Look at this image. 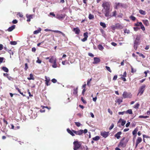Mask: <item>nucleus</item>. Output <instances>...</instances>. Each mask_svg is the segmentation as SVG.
<instances>
[{
	"mask_svg": "<svg viewBox=\"0 0 150 150\" xmlns=\"http://www.w3.org/2000/svg\"><path fill=\"white\" fill-rule=\"evenodd\" d=\"M103 8V11L106 17H111V15L110 14V12L112 11L110 8V2L107 1L103 2L102 5Z\"/></svg>",
	"mask_w": 150,
	"mask_h": 150,
	"instance_id": "1",
	"label": "nucleus"
},
{
	"mask_svg": "<svg viewBox=\"0 0 150 150\" xmlns=\"http://www.w3.org/2000/svg\"><path fill=\"white\" fill-rule=\"evenodd\" d=\"M125 139V138H123L120 141L119 144V145L122 147H124L125 146L126 144L128 141V140L127 139L125 141H124Z\"/></svg>",
	"mask_w": 150,
	"mask_h": 150,
	"instance_id": "2",
	"label": "nucleus"
},
{
	"mask_svg": "<svg viewBox=\"0 0 150 150\" xmlns=\"http://www.w3.org/2000/svg\"><path fill=\"white\" fill-rule=\"evenodd\" d=\"M140 38L138 37H137L134 41V49L136 50L138 46L139 45Z\"/></svg>",
	"mask_w": 150,
	"mask_h": 150,
	"instance_id": "3",
	"label": "nucleus"
},
{
	"mask_svg": "<svg viewBox=\"0 0 150 150\" xmlns=\"http://www.w3.org/2000/svg\"><path fill=\"white\" fill-rule=\"evenodd\" d=\"M123 98H131L132 97V95L130 93L124 91L122 94Z\"/></svg>",
	"mask_w": 150,
	"mask_h": 150,
	"instance_id": "4",
	"label": "nucleus"
},
{
	"mask_svg": "<svg viewBox=\"0 0 150 150\" xmlns=\"http://www.w3.org/2000/svg\"><path fill=\"white\" fill-rule=\"evenodd\" d=\"M73 144L74 146V150H75L79 149V148H80L81 147V144H80V142L78 141H74Z\"/></svg>",
	"mask_w": 150,
	"mask_h": 150,
	"instance_id": "5",
	"label": "nucleus"
},
{
	"mask_svg": "<svg viewBox=\"0 0 150 150\" xmlns=\"http://www.w3.org/2000/svg\"><path fill=\"white\" fill-rule=\"evenodd\" d=\"M124 4L121 3H115V5L114 8L115 9H118L120 7H124Z\"/></svg>",
	"mask_w": 150,
	"mask_h": 150,
	"instance_id": "6",
	"label": "nucleus"
},
{
	"mask_svg": "<svg viewBox=\"0 0 150 150\" xmlns=\"http://www.w3.org/2000/svg\"><path fill=\"white\" fill-rule=\"evenodd\" d=\"M145 87L146 85L144 84L140 87L139 90V93H138V95L139 94H140V95H141L143 93Z\"/></svg>",
	"mask_w": 150,
	"mask_h": 150,
	"instance_id": "7",
	"label": "nucleus"
},
{
	"mask_svg": "<svg viewBox=\"0 0 150 150\" xmlns=\"http://www.w3.org/2000/svg\"><path fill=\"white\" fill-rule=\"evenodd\" d=\"M57 59L54 56H50V58L49 60V62L51 63H53L54 62H56Z\"/></svg>",
	"mask_w": 150,
	"mask_h": 150,
	"instance_id": "8",
	"label": "nucleus"
},
{
	"mask_svg": "<svg viewBox=\"0 0 150 150\" xmlns=\"http://www.w3.org/2000/svg\"><path fill=\"white\" fill-rule=\"evenodd\" d=\"M33 16L34 15L33 14L28 15V14H26V17L27 18V21L28 22H30V19L33 18Z\"/></svg>",
	"mask_w": 150,
	"mask_h": 150,
	"instance_id": "9",
	"label": "nucleus"
},
{
	"mask_svg": "<svg viewBox=\"0 0 150 150\" xmlns=\"http://www.w3.org/2000/svg\"><path fill=\"white\" fill-rule=\"evenodd\" d=\"M74 134L77 135H81L83 134V130L82 129H80L79 130L76 131H73Z\"/></svg>",
	"mask_w": 150,
	"mask_h": 150,
	"instance_id": "10",
	"label": "nucleus"
},
{
	"mask_svg": "<svg viewBox=\"0 0 150 150\" xmlns=\"http://www.w3.org/2000/svg\"><path fill=\"white\" fill-rule=\"evenodd\" d=\"M94 61L93 63V64H97L100 62V59L99 58L95 57L93 58Z\"/></svg>",
	"mask_w": 150,
	"mask_h": 150,
	"instance_id": "11",
	"label": "nucleus"
},
{
	"mask_svg": "<svg viewBox=\"0 0 150 150\" xmlns=\"http://www.w3.org/2000/svg\"><path fill=\"white\" fill-rule=\"evenodd\" d=\"M65 17V16L64 15L60 14V15H57L55 16V17L58 19H64Z\"/></svg>",
	"mask_w": 150,
	"mask_h": 150,
	"instance_id": "12",
	"label": "nucleus"
},
{
	"mask_svg": "<svg viewBox=\"0 0 150 150\" xmlns=\"http://www.w3.org/2000/svg\"><path fill=\"white\" fill-rule=\"evenodd\" d=\"M108 132H104L101 133V136H102L103 137L105 138L108 136Z\"/></svg>",
	"mask_w": 150,
	"mask_h": 150,
	"instance_id": "13",
	"label": "nucleus"
},
{
	"mask_svg": "<svg viewBox=\"0 0 150 150\" xmlns=\"http://www.w3.org/2000/svg\"><path fill=\"white\" fill-rule=\"evenodd\" d=\"M73 31L75 32V33L76 34H79L80 33V30L78 28H74Z\"/></svg>",
	"mask_w": 150,
	"mask_h": 150,
	"instance_id": "14",
	"label": "nucleus"
},
{
	"mask_svg": "<svg viewBox=\"0 0 150 150\" xmlns=\"http://www.w3.org/2000/svg\"><path fill=\"white\" fill-rule=\"evenodd\" d=\"M75 130H71L69 129H67V131L68 132L73 136H75L74 133L73 132Z\"/></svg>",
	"mask_w": 150,
	"mask_h": 150,
	"instance_id": "15",
	"label": "nucleus"
},
{
	"mask_svg": "<svg viewBox=\"0 0 150 150\" xmlns=\"http://www.w3.org/2000/svg\"><path fill=\"white\" fill-rule=\"evenodd\" d=\"M16 25H13L11 27H9L7 30L9 32H11L12 31L13 29L15 28Z\"/></svg>",
	"mask_w": 150,
	"mask_h": 150,
	"instance_id": "16",
	"label": "nucleus"
},
{
	"mask_svg": "<svg viewBox=\"0 0 150 150\" xmlns=\"http://www.w3.org/2000/svg\"><path fill=\"white\" fill-rule=\"evenodd\" d=\"M121 134L122 132H118L115 135V137L117 139H119L120 138V135Z\"/></svg>",
	"mask_w": 150,
	"mask_h": 150,
	"instance_id": "17",
	"label": "nucleus"
},
{
	"mask_svg": "<svg viewBox=\"0 0 150 150\" xmlns=\"http://www.w3.org/2000/svg\"><path fill=\"white\" fill-rule=\"evenodd\" d=\"M52 32H54V33L61 34L63 36H65V35L62 32L60 31H59V30H52Z\"/></svg>",
	"mask_w": 150,
	"mask_h": 150,
	"instance_id": "18",
	"label": "nucleus"
},
{
	"mask_svg": "<svg viewBox=\"0 0 150 150\" xmlns=\"http://www.w3.org/2000/svg\"><path fill=\"white\" fill-rule=\"evenodd\" d=\"M41 30V29L40 28H39L38 30H35L33 32V34H37L40 32Z\"/></svg>",
	"mask_w": 150,
	"mask_h": 150,
	"instance_id": "19",
	"label": "nucleus"
},
{
	"mask_svg": "<svg viewBox=\"0 0 150 150\" xmlns=\"http://www.w3.org/2000/svg\"><path fill=\"white\" fill-rule=\"evenodd\" d=\"M122 102V98H119L117 100L116 102L118 103L119 104H120Z\"/></svg>",
	"mask_w": 150,
	"mask_h": 150,
	"instance_id": "20",
	"label": "nucleus"
},
{
	"mask_svg": "<svg viewBox=\"0 0 150 150\" xmlns=\"http://www.w3.org/2000/svg\"><path fill=\"white\" fill-rule=\"evenodd\" d=\"M138 131V129L137 128H135L134 130H133L132 132V134L134 136H136V134L137 133V132Z\"/></svg>",
	"mask_w": 150,
	"mask_h": 150,
	"instance_id": "21",
	"label": "nucleus"
},
{
	"mask_svg": "<svg viewBox=\"0 0 150 150\" xmlns=\"http://www.w3.org/2000/svg\"><path fill=\"white\" fill-rule=\"evenodd\" d=\"M100 25L102 26L103 28H105L106 27V24L103 22H100Z\"/></svg>",
	"mask_w": 150,
	"mask_h": 150,
	"instance_id": "22",
	"label": "nucleus"
},
{
	"mask_svg": "<svg viewBox=\"0 0 150 150\" xmlns=\"http://www.w3.org/2000/svg\"><path fill=\"white\" fill-rule=\"evenodd\" d=\"M2 69L5 72H8V69L6 67H2Z\"/></svg>",
	"mask_w": 150,
	"mask_h": 150,
	"instance_id": "23",
	"label": "nucleus"
},
{
	"mask_svg": "<svg viewBox=\"0 0 150 150\" xmlns=\"http://www.w3.org/2000/svg\"><path fill=\"white\" fill-rule=\"evenodd\" d=\"M27 79L29 80H34V78L33 77V75L32 74H30V77H28Z\"/></svg>",
	"mask_w": 150,
	"mask_h": 150,
	"instance_id": "24",
	"label": "nucleus"
},
{
	"mask_svg": "<svg viewBox=\"0 0 150 150\" xmlns=\"http://www.w3.org/2000/svg\"><path fill=\"white\" fill-rule=\"evenodd\" d=\"M143 23L146 25H149L148 21L147 20H145L143 21Z\"/></svg>",
	"mask_w": 150,
	"mask_h": 150,
	"instance_id": "25",
	"label": "nucleus"
},
{
	"mask_svg": "<svg viewBox=\"0 0 150 150\" xmlns=\"http://www.w3.org/2000/svg\"><path fill=\"white\" fill-rule=\"evenodd\" d=\"M98 49L100 50H102L104 49L103 47L102 46V45H101L99 44L98 45Z\"/></svg>",
	"mask_w": 150,
	"mask_h": 150,
	"instance_id": "26",
	"label": "nucleus"
},
{
	"mask_svg": "<svg viewBox=\"0 0 150 150\" xmlns=\"http://www.w3.org/2000/svg\"><path fill=\"white\" fill-rule=\"evenodd\" d=\"M126 113H129L130 114H132V112L131 109L128 110L126 111H125Z\"/></svg>",
	"mask_w": 150,
	"mask_h": 150,
	"instance_id": "27",
	"label": "nucleus"
},
{
	"mask_svg": "<svg viewBox=\"0 0 150 150\" xmlns=\"http://www.w3.org/2000/svg\"><path fill=\"white\" fill-rule=\"evenodd\" d=\"M92 139L94 141H97L100 139V137L98 136H96L94 137H93Z\"/></svg>",
	"mask_w": 150,
	"mask_h": 150,
	"instance_id": "28",
	"label": "nucleus"
},
{
	"mask_svg": "<svg viewBox=\"0 0 150 150\" xmlns=\"http://www.w3.org/2000/svg\"><path fill=\"white\" fill-rule=\"evenodd\" d=\"M139 13L141 14L145 15L146 14L145 11L142 10H139Z\"/></svg>",
	"mask_w": 150,
	"mask_h": 150,
	"instance_id": "29",
	"label": "nucleus"
},
{
	"mask_svg": "<svg viewBox=\"0 0 150 150\" xmlns=\"http://www.w3.org/2000/svg\"><path fill=\"white\" fill-rule=\"evenodd\" d=\"M142 141V139L140 137H138L136 140L137 142L139 143L141 142Z\"/></svg>",
	"mask_w": 150,
	"mask_h": 150,
	"instance_id": "30",
	"label": "nucleus"
},
{
	"mask_svg": "<svg viewBox=\"0 0 150 150\" xmlns=\"http://www.w3.org/2000/svg\"><path fill=\"white\" fill-rule=\"evenodd\" d=\"M92 80V79L91 78L90 79H88L87 80V85L88 86H90L91 85L90 84V82Z\"/></svg>",
	"mask_w": 150,
	"mask_h": 150,
	"instance_id": "31",
	"label": "nucleus"
},
{
	"mask_svg": "<svg viewBox=\"0 0 150 150\" xmlns=\"http://www.w3.org/2000/svg\"><path fill=\"white\" fill-rule=\"evenodd\" d=\"M94 18V16L91 14H90L88 16V18L90 20H91Z\"/></svg>",
	"mask_w": 150,
	"mask_h": 150,
	"instance_id": "32",
	"label": "nucleus"
},
{
	"mask_svg": "<svg viewBox=\"0 0 150 150\" xmlns=\"http://www.w3.org/2000/svg\"><path fill=\"white\" fill-rule=\"evenodd\" d=\"M77 89H78V88H74V92H73L74 94L75 95H76L77 94V92H78L77 91H78Z\"/></svg>",
	"mask_w": 150,
	"mask_h": 150,
	"instance_id": "33",
	"label": "nucleus"
},
{
	"mask_svg": "<svg viewBox=\"0 0 150 150\" xmlns=\"http://www.w3.org/2000/svg\"><path fill=\"white\" fill-rule=\"evenodd\" d=\"M139 103H137L135 104V105L134 106V108L135 109H138L139 108Z\"/></svg>",
	"mask_w": 150,
	"mask_h": 150,
	"instance_id": "34",
	"label": "nucleus"
},
{
	"mask_svg": "<svg viewBox=\"0 0 150 150\" xmlns=\"http://www.w3.org/2000/svg\"><path fill=\"white\" fill-rule=\"evenodd\" d=\"M75 125L78 127H79L82 125L80 123L78 122H75Z\"/></svg>",
	"mask_w": 150,
	"mask_h": 150,
	"instance_id": "35",
	"label": "nucleus"
},
{
	"mask_svg": "<svg viewBox=\"0 0 150 150\" xmlns=\"http://www.w3.org/2000/svg\"><path fill=\"white\" fill-rule=\"evenodd\" d=\"M116 13H117V12H116V11H113L112 12V16L111 15V16L110 17H111L112 16L116 17Z\"/></svg>",
	"mask_w": 150,
	"mask_h": 150,
	"instance_id": "36",
	"label": "nucleus"
},
{
	"mask_svg": "<svg viewBox=\"0 0 150 150\" xmlns=\"http://www.w3.org/2000/svg\"><path fill=\"white\" fill-rule=\"evenodd\" d=\"M53 64L52 65V67L54 68H56L57 67V65L56 64V62H54L53 63Z\"/></svg>",
	"mask_w": 150,
	"mask_h": 150,
	"instance_id": "37",
	"label": "nucleus"
},
{
	"mask_svg": "<svg viewBox=\"0 0 150 150\" xmlns=\"http://www.w3.org/2000/svg\"><path fill=\"white\" fill-rule=\"evenodd\" d=\"M83 36L84 38H86L87 39L88 37V33L87 32H86L83 34Z\"/></svg>",
	"mask_w": 150,
	"mask_h": 150,
	"instance_id": "38",
	"label": "nucleus"
},
{
	"mask_svg": "<svg viewBox=\"0 0 150 150\" xmlns=\"http://www.w3.org/2000/svg\"><path fill=\"white\" fill-rule=\"evenodd\" d=\"M140 24H141L140 26L141 27V29L143 31L144 30H145V28L144 25H143L142 24V23H140Z\"/></svg>",
	"mask_w": 150,
	"mask_h": 150,
	"instance_id": "39",
	"label": "nucleus"
},
{
	"mask_svg": "<svg viewBox=\"0 0 150 150\" xmlns=\"http://www.w3.org/2000/svg\"><path fill=\"white\" fill-rule=\"evenodd\" d=\"M105 68L108 71L110 72H111L112 71L110 69V68L109 67L106 66Z\"/></svg>",
	"mask_w": 150,
	"mask_h": 150,
	"instance_id": "40",
	"label": "nucleus"
},
{
	"mask_svg": "<svg viewBox=\"0 0 150 150\" xmlns=\"http://www.w3.org/2000/svg\"><path fill=\"white\" fill-rule=\"evenodd\" d=\"M10 44L11 45H15L17 44V42L16 41H11L10 42Z\"/></svg>",
	"mask_w": 150,
	"mask_h": 150,
	"instance_id": "41",
	"label": "nucleus"
},
{
	"mask_svg": "<svg viewBox=\"0 0 150 150\" xmlns=\"http://www.w3.org/2000/svg\"><path fill=\"white\" fill-rule=\"evenodd\" d=\"M149 116H143L142 115H140L139 116V118H146L148 117Z\"/></svg>",
	"mask_w": 150,
	"mask_h": 150,
	"instance_id": "42",
	"label": "nucleus"
},
{
	"mask_svg": "<svg viewBox=\"0 0 150 150\" xmlns=\"http://www.w3.org/2000/svg\"><path fill=\"white\" fill-rule=\"evenodd\" d=\"M45 81H50V79L49 77H47V76H45Z\"/></svg>",
	"mask_w": 150,
	"mask_h": 150,
	"instance_id": "43",
	"label": "nucleus"
},
{
	"mask_svg": "<svg viewBox=\"0 0 150 150\" xmlns=\"http://www.w3.org/2000/svg\"><path fill=\"white\" fill-rule=\"evenodd\" d=\"M126 121L125 120H124L122 119V121L121 124V125L122 126H123L126 123Z\"/></svg>",
	"mask_w": 150,
	"mask_h": 150,
	"instance_id": "44",
	"label": "nucleus"
},
{
	"mask_svg": "<svg viewBox=\"0 0 150 150\" xmlns=\"http://www.w3.org/2000/svg\"><path fill=\"white\" fill-rule=\"evenodd\" d=\"M130 18L133 21H135L136 19L135 17L132 16H131L130 17Z\"/></svg>",
	"mask_w": 150,
	"mask_h": 150,
	"instance_id": "45",
	"label": "nucleus"
},
{
	"mask_svg": "<svg viewBox=\"0 0 150 150\" xmlns=\"http://www.w3.org/2000/svg\"><path fill=\"white\" fill-rule=\"evenodd\" d=\"M17 15L18 16L22 18L23 17V15L22 14V13H20V12H18L17 13Z\"/></svg>",
	"mask_w": 150,
	"mask_h": 150,
	"instance_id": "46",
	"label": "nucleus"
},
{
	"mask_svg": "<svg viewBox=\"0 0 150 150\" xmlns=\"http://www.w3.org/2000/svg\"><path fill=\"white\" fill-rule=\"evenodd\" d=\"M131 72L132 73L135 72L136 71V69H134L132 66H131Z\"/></svg>",
	"mask_w": 150,
	"mask_h": 150,
	"instance_id": "47",
	"label": "nucleus"
},
{
	"mask_svg": "<svg viewBox=\"0 0 150 150\" xmlns=\"http://www.w3.org/2000/svg\"><path fill=\"white\" fill-rule=\"evenodd\" d=\"M36 62L39 64L41 63L42 62V61L41 60L39 59V58L38 57L37 58V60L36 61Z\"/></svg>",
	"mask_w": 150,
	"mask_h": 150,
	"instance_id": "48",
	"label": "nucleus"
},
{
	"mask_svg": "<svg viewBox=\"0 0 150 150\" xmlns=\"http://www.w3.org/2000/svg\"><path fill=\"white\" fill-rule=\"evenodd\" d=\"M118 113L119 115H123L124 114L126 113L125 111H124L122 112H119Z\"/></svg>",
	"mask_w": 150,
	"mask_h": 150,
	"instance_id": "49",
	"label": "nucleus"
},
{
	"mask_svg": "<svg viewBox=\"0 0 150 150\" xmlns=\"http://www.w3.org/2000/svg\"><path fill=\"white\" fill-rule=\"evenodd\" d=\"M25 67L24 68V69L26 71L27 70V69L28 68V64L27 63H26L25 64Z\"/></svg>",
	"mask_w": 150,
	"mask_h": 150,
	"instance_id": "50",
	"label": "nucleus"
},
{
	"mask_svg": "<svg viewBox=\"0 0 150 150\" xmlns=\"http://www.w3.org/2000/svg\"><path fill=\"white\" fill-rule=\"evenodd\" d=\"M124 33H127V34H129L130 33V31L129 30H127V29H125L124 30Z\"/></svg>",
	"mask_w": 150,
	"mask_h": 150,
	"instance_id": "51",
	"label": "nucleus"
},
{
	"mask_svg": "<svg viewBox=\"0 0 150 150\" xmlns=\"http://www.w3.org/2000/svg\"><path fill=\"white\" fill-rule=\"evenodd\" d=\"M140 23H142L141 22H137L135 24V25L137 26H140L141 25Z\"/></svg>",
	"mask_w": 150,
	"mask_h": 150,
	"instance_id": "52",
	"label": "nucleus"
},
{
	"mask_svg": "<svg viewBox=\"0 0 150 150\" xmlns=\"http://www.w3.org/2000/svg\"><path fill=\"white\" fill-rule=\"evenodd\" d=\"M127 74L126 71H125L123 73V74L122 75V76L121 78L122 77H125L126 76Z\"/></svg>",
	"mask_w": 150,
	"mask_h": 150,
	"instance_id": "53",
	"label": "nucleus"
},
{
	"mask_svg": "<svg viewBox=\"0 0 150 150\" xmlns=\"http://www.w3.org/2000/svg\"><path fill=\"white\" fill-rule=\"evenodd\" d=\"M8 52L9 53L10 55H13V52L11 50H9Z\"/></svg>",
	"mask_w": 150,
	"mask_h": 150,
	"instance_id": "54",
	"label": "nucleus"
},
{
	"mask_svg": "<svg viewBox=\"0 0 150 150\" xmlns=\"http://www.w3.org/2000/svg\"><path fill=\"white\" fill-rule=\"evenodd\" d=\"M52 81L53 83H55L57 82V80L55 79H53L52 80Z\"/></svg>",
	"mask_w": 150,
	"mask_h": 150,
	"instance_id": "55",
	"label": "nucleus"
},
{
	"mask_svg": "<svg viewBox=\"0 0 150 150\" xmlns=\"http://www.w3.org/2000/svg\"><path fill=\"white\" fill-rule=\"evenodd\" d=\"M81 100L84 103L86 104V101L83 99V97H81Z\"/></svg>",
	"mask_w": 150,
	"mask_h": 150,
	"instance_id": "56",
	"label": "nucleus"
},
{
	"mask_svg": "<svg viewBox=\"0 0 150 150\" xmlns=\"http://www.w3.org/2000/svg\"><path fill=\"white\" fill-rule=\"evenodd\" d=\"M15 87L16 89L17 90L19 93L21 91L20 89L17 87L16 86H15Z\"/></svg>",
	"mask_w": 150,
	"mask_h": 150,
	"instance_id": "57",
	"label": "nucleus"
},
{
	"mask_svg": "<svg viewBox=\"0 0 150 150\" xmlns=\"http://www.w3.org/2000/svg\"><path fill=\"white\" fill-rule=\"evenodd\" d=\"M114 124L113 123L110 126L109 128V129L110 130H111L114 127Z\"/></svg>",
	"mask_w": 150,
	"mask_h": 150,
	"instance_id": "58",
	"label": "nucleus"
},
{
	"mask_svg": "<svg viewBox=\"0 0 150 150\" xmlns=\"http://www.w3.org/2000/svg\"><path fill=\"white\" fill-rule=\"evenodd\" d=\"M17 22H18V21L16 19L12 21V23L13 24H16L17 23Z\"/></svg>",
	"mask_w": 150,
	"mask_h": 150,
	"instance_id": "59",
	"label": "nucleus"
},
{
	"mask_svg": "<svg viewBox=\"0 0 150 150\" xmlns=\"http://www.w3.org/2000/svg\"><path fill=\"white\" fill-rule=\"evenodd\" d=\"M117 75H115V76H114L113 78V80H116V79H117Z\"/></svg>",
	"mask_w": 150,
	"mask_h": 150,
	"instance_id": "60",
	"label": "nucleus"
},
{
	"mask_svg": "<svg viewBox=\"0 0 150 150\" xmlns=\"http://www.w3.org/2000/svg\"><path fill=\"white\" fill-rule=\"evenodd\" d=\"M108 112H109L111 115H112V112L111 111L110 109V108H108Z\"/></svg>",
	"mask_w": 150,
	"mask_h": 150,
	"instance_id": "61",
	"label": "nucleus"
},
{
	"mask_svg": "<svg viewBox=\"0 0 150 150\" xmlns=\"http://www.w3.org/2000/svg\"><path fill=\"white\" fill-rule=\"evenodd\" d=\"M88 55L91 57H93L94 56L93 54L91 53H88Z\"/></svg>",
	"mask_w": 150,
	"mask_h": 150,
	"instance_id": "62",
	"label": "nucleus"
},
{
	"mask_svg": "<svg viewBox=\"0 0 150 150\" xmlns=\"http://www.w3.org/2000/svg\"><path fill=\"white\" fill-rule=\"evenodd\" d=\"M134 29L135 31H137L139 29V28L138 27H134Z\"/></svg>",
	"mask_w": 150,
	"mask_h": 150,
	"instance_id": "63",
	"label": "nucleus"
},
{
	"mask_svg": "<svg viewBox=\"0 0 150 150\" xmlns=\"http://www.w3.org/2000/svg\"><path fill=\"white\" fill-rule=\"evenodd\" d=\"M87 39L86 38H83L81 39V40L82 42H85V41H86V40H87Z\"/></svg>",
	"mask_w": 150,
	"mask_h": 150,
	"instance_id": "64",
	"label": "nucleus"
}]
</instances>
